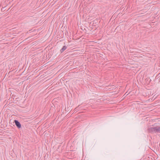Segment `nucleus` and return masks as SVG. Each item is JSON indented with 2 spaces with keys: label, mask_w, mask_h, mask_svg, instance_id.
Masks as SVG:
<instances>
[{
  "label": "nucleus",
  "mask_w": 160,
  "mask_h": 160,
  "mask_svg": "<svg viewBox=\"0 0 160 160\" xmlns=\"http://www.w3.org/2000/svg\"><path fill=\"white\" fill-rule=\"evenodd\" d=\"M148 130L149 132L154 133L155 132V127H150L148 128Z\"/></svg>",
  "instance_id": "nucleus-1"
},
{
  "label": "nucleus",
  "mask_w": 160,
  "mask_h": 160,
  "mask_svg": "<svg viewBox=\"0 0 160 160\" xmlns=\"http://www.w3.org/2000/svg\"><path fill=\"white\" fill-rule=\"evenodd\" d=\"M14 121L17 127L18 128H21V124L20 122L17 120H15Z\"/></svg>",
  "instance_id": "nucleus-2"
},
{
  "label": "nucleus",
  "mask_w": 160,
  "mask_h": 160,
  "mask_svg": "<svg viewBox=\"0 0 160 160\" xmlns=\"http://www.w3.org/2000/svg\"><path fill=\"white\" fill-rule=\"evenodd\" d=\"M154 133H160V126L155 127Z\"/></svg>",
  "instance_id": "nucleus-3"
},
{
  "label": "nucleus",
  "mask_w": 160,
  "mask_h": 160,
  "mask_svg": "<svg viewBox=\"0 0 160 160\" xmlns=\"http://www.w3.org/2000/svg\"><path fill=\"white\" fill-rule=\"evenodd\" d=\"M67 48V47L66 46H64L60 50L61 52L62 53V52H63Z\"/></svg>",
  "instance_id": "nucleus-4"
},
{
  "label": "nucleus",
  "mask_w": 160,
  "mask_h": 160,
  "mask_svg": "<svg viewBox=\"0 0 160 160\" xmlns=\"http://www.w3.org/2000/svg\"><path fill=\"white\" fill-rule=\"evenodd\" d=\"M76 108L75 109H76V110H77V108Z\"/></svg>",
  "instance_id": "nucleus-5"
}]
</instances>
